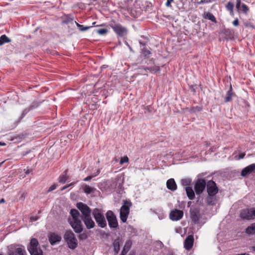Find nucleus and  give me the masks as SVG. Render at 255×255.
Masks as SVG:
<instances>
[{
  "mask_svg": "<svg viewBox=\"0 0 255 255\" xmlns=\"http://www.w3.org/2000/svg\"><path fill=\"white\" fill-rule=\"evenodd\" d=\"M241 0H236V8L239 10L240 9V6H241Z\"/></svg>",
  "mask_w": 255,
  "mask_h": 255,
  "instance_id": "obj_44",
  "label": "nucleus"
},
{
  "mask_svg": "<svg viewBox=\"0 0 255 255\" xmlns=\"http://www.w3.org/2000/svg\"><path fill=\"white\" fill-rule=\"evenodd\" d=\"M234 4L231 1L228 2L226 6V9L229 11L230 14L232 15L234 14Z\"/></svg>",
  "mask_w": 255,
  "mask_h": 255,
  "instance_id": "obj_35",
  "label": "nucleus"
},
{
  "mask_svg": "<svg viewBox=\"0 0 255 255\" xmlns=\"http://www.w3.org/2000/svg\"><path fill=\"white\" fill-rule=\"evenodd\" d=\"M203 17L205 19H208L214 23H217V20L214 15L209 12H205Z\"/></svg>",
  "mask_w": 255,
  "mask_h": 255,
  "instance_id": "obj_28",
  "label": "nucleus"
},
{
  "mask_svg": "<svg viewBox=\"0 0 255 255\" xmlns=\"http://www.w3.org/2000/svg\"><path fill=\"white\" fill-rule=\"evenodd\" d=\"M83 191L87 194L94 193L95 191V189L94 188H92L87 184H84L83 185Z\"/></svg>",
  "mask_w": 255,
  "mask_h": 255,
  "instance_id": "obj_29",
  "label": "nucleus"
},
{
  "mask_svg": "<svg viewBox=\"0 0 255 255\" xmlns=\"http://www.w3.org/2000/svg\"><path fill=\"white\" fill-rule=\"evenodd\" d=\"M92 215L98 227L101 228L107 227L106 219L101 209L98 208L94 209L92 211Z\"/></svg>",
  "mask_w": 255,
  "mask_h": 255,
  "instance_id": "obj_2",
  "label": "nucleus"
},
{
  "mask_svg": "<svg viewBox=\"0 0 255 255\" xmlns=\"http://www.w3.org/2000/svg\"><path fill=\"white\" fill-rule=\"evenodd\" d=\"M197 3H198V4H203L205 3V1H203V0H200V1H198V2H197Z\"/></svg>",
  "mask_w": 255,
  "mask_h": 255,
  "instance_id": "obj_58",
  "label": "nucleus"
},
{
  "mask_svg": "<svg viewBox=\"0 0 255 255\" xmlns=\"http://www.w3.org/2000/svg\"><path fill=\"white\" fill-rule=\"evenodd\" d=\"M245 155V153H242L239 155V159H242L244 157Z\"/></svg>",
  "mask_w": 255,
  "mask_h": 255,
  "instance_id": "obj_56",
  "label": "nucleus"
},
{
  "mask_svg": "<svg viewBox=\"0 0 255 255\" xmlns=\"http://www.w3.org/2000/svg\"><path fill=\"white\" fill-rule=\"evenodd\" d=\"M132 245V242L130 240L126 241L124 247L122 251L121 255H126L128 251L129 250Z\"/></svg>",
  "mask_w": 255,
  "mask_h": 255,
  "instance_id": "obj_25",
  "label": "nucleus"
},
{
  "mask_svg": "<svg viewBox=\"0 0 255 255\" xmlns=\"http://www.w3.org/2000/svg\"><path fill=\"white\" fill-rule=\"evenodd\" d=\"M10 42H11V39H9L6 35L3 34L0 37V46Z\"/></svg>",
  "mask_w": 255,
  "mask_h": 255,
  "instance_id": "obj_32",
  "label": "nucleus"
},
{
  "mask_svg": "<svg viewBox=\"0 0 255 255\" xmlns=\"http://www.w3.org/2000/svg\"><path fill=\"white\" fill-rule=\"evenodd\" d=\"M27 250L30 255H42L43 251L39 246L38 240L35 238L31 239L27 246Z\"/></svg>",
  "mask_w": 255,
  "mask_h": 255,
  "instance_id": "obj_4",
  "label": "nucleus"
},
{
  "mask_svg": "<svg viewBox=\"0 0 255 255\" xmlns=\"http://www.w3.org/2000/svg\"><path fill=\"white\" fill-rule=\"evenodd\" d=\"M191 181L192 180L190 178H185L181 179V183L182 185L187 187L190 186V185L191 184Z\"/></svg>",
  "mask_w": 255,
  "mask_h": 255,
  "instance_id": "obj_37",
  "label": "nucleus"
},
{
  "mask_svg": "<svg viewBox=\"0 0 255 255\" xmlns=\"http://www.w3.org/2000/svg\"><path fill=\"white\" fill-rule=\"evenodd\" d=\"M100 173V169H99L97 170L96 172L92 173L91 175L93 178V177L97 176Z\"/></svg>",
  "mask_w": 255,
  "mask_h": 255,
  "instance_id": "obj_50",
  "label": "nucleus"
},
{
  "mask_svg": "<svg viewBox=\"0 0 255 255\" xmlns=\"http://www.w3.org/2000/svg\"><path fill=\"white\" fill-rule=\"evenodd\" d=\"M241 216L243 219L247 220H251L253 218V217H255V208L242 213Z\"/></svg>",
  "mask_w": 255,
  "mask_h": 255,
  "instance_id": "obj_19",
  "label": "nucleus"
},
{
  "mask_svg": "<svg viewBox=\"0 0 255 255\" xmlns=\"http://www.w3.org/2000/svg\"><path fill=\"white\" fill-rule=\"evenodd\" d=\"M32 169H24V171H25V173L26 174H29L32 171Z\"/></svg>",
  "mask_w": 255,
  "mask_h": 255,
  "instance_id": "obj_55",
  "label": "nucleus"
},
{
  "mask_svg": "<svg viewBox=\"0 0 255 255\" xmlns=\"http://www.w3.org/2000/svg\"><path fill=\"white\" fill-rule=\"evenodd\" d=\"M233 33V32L230 29H226L225 31V34L228 35H232Z\"/></svg>",
  "mask_w": 255,
  "mask_h": 255,
  "instance_id": "obj_49",
  "label": "nucleus"
},
{
  "mask_svg": "<svg viewBox=\"0 0 255 255\" xmlns=\"http://www.w3.org/2000/svg\"><path fill=\"white\" fill-rule=\"evenodd\" d=\"M144 70L145 71H149L150 72L156 73L157 71H159L160 69L158 66L154 67H145Z\"/></svg>",
  "mask_w": 255,
  "mask_h": 255,
  "instance_id": "obj_34",
  "label": "nucleus"
},
{
  "mask_svg": "<svg viewBox=\"0 0 255 255\" xmlns=\"http://www.w3.org/2000/svg\"><path fill=\"white\" fill-rule=\"evenodd\" d=\"M235 96L236 94L233 92L232 85L230 84L229 89L227 91L226 96L225 98V102L226 103L231 102L232 100V98Z\"/></svg>",
  "mask_w": 255,
  "mask_h": 255,
  "instance_id": "obj_20",
  "label": "nucleus"
},
{
  "mask_svg": "<svg viewBox=\"0 0 255 255\" xmlns=\"http://www.w3.org/2000/svg\"><path fill=\"white\" fill-rule=\"evenodd\" d=\"M131 206V203L130 201L124 200L122 206L120 211L129 213L130 207Z\"/></svg>",
  "mask_w": 255,
  "mask_h": 255,
  "instance_id": "obj_22",
  "label": "nucleus"
},
{
  "mask_svg": "<svg viewBox=\"0 0 255 255\" xmlns=\"http://www.w3.org/2000/svg\"><path fill=\"white\" fill-rule=\"evenodd\" d=\"M207 183L205 179H197L194 185V190L197 195H200L205 190Z\"/></svg>",
  "mask_w": 255,
  "mask_h": 255,
  "instance_id": "obj_8",
  "label": "nucleus"
},
{
  "mask_svg": "<svg viewBox=\"0 0 255 255\" xmlns=\"http://www.w3.org/2000/svg\"><path fill=\"white\" fill-rule=\"evenodd\" d=\"M81 220L83 221L86 228L88 230L94 228L96 226L91 216L85 218H81Z\"/></svg>",
  "mask_w": 255,
  "mask_h": 255,
  "instance_id": "obj_15",
  "label": "nucleus"
},
{
  "mask_svg": "<svg viewBox=\"0 0 255 255\" xmlns=\"http://www.w3.org/2000/svg\"><path fill=\"white\" fill-rule=\"evenodd\" d=\"M128 157L127 156H125L121 158L120 163L121 164H123L125 163L128 162Z\"/></svg>",
  "mask_w": 255,
  "mask_h": 255,
  "instance_id": "obj_42",
  "label": "nucleus"
},
{
  "mask_svg": "<svg viewBox=\"0 0 255 255\" xmlns=\"http://www.w3.org/2000/svg\"><path fill=\"white\" fill-rule=\"evenodd\" d=\"M244 25L246 26V27H252V28H254V25L250 23V22H245L244 23Z\"/></svg>",
  "mask_w": 255,
  "mask_h": 255,
  "instance_id": "obj_48",
  "label": "nucleus"
},
{
  "mask_svg": "<svg viewBox=\"0 0 255 255\" xmlns=\"http://www.w3.org/2000/svg\"><path fill=\"white\" fill-rule=\"evenodd\" d=\"M64 239L70 249L74 250L77 247V239L71 230H70L65 232L64 235Z\"/></svg>",
  "mask_w": 255,
  "mask_h": 255,
  "instance_id": "obj_3",
  "label": "nucleus"
},
{
  "mask_svg": "<svg viewBox=\"0 0 255 255\" xmlns=\"http://www.w3.org/2000/svg\"><path fill=\"white\" fill-rule=\"evenodd\" d=\"M68 171V169L65 170L59 176L58 180L60 183H64L68 179V176H67Z\"/></svg>",
  "mask_w": 255,
  "mask_h": 255,
  "instance_id": "obj_27",
  "label": "nucleus"
},
{
  "mask_svg": "<svg viewBox=\"0 0 255 255\" xmlns=\"http://www.w3.org/2000/svg\"><path fill=\"white\" fill-rule=\"evenodd\" d=\"M57 186V185H56V184H53V185H51V186L49 188V189H48V191H48V192H51V191H52L53 190H55V189L56 188Z\"/></svg>",
  "mask_w": 255,
  "mask_h": 255,
  "instance_id": "obj_43",
  "label": "nucleus"
},
{
  "mask_svg": "<svg viewBox=\"0 0 255 255\" xmlns=\"http://www.w3.org/2000/svg\"><path fill=\"white\" fill-rule=\"evenodd\" d=\"M203 1H205V3H209L212 2H213L215 1V0H203Z\"/></svg>",
  "mask_w": 255,
  "mask_h": 255,
  "instance_id": "obj_57",
  "label": "nucleus"
},
{
  "mask_svg": "<svg viewBox=\"0 0 255 255\" xmlns=\"http://www.w3.org/2000/svg\"><path fill=\"white\" fill-rule=\"evenodd\" d=\"M190 214L192 221L194 224L198 223L201 217L200 210L197 208H191L190 210Z\"/></svg>",
  "mask_w": 255,
  "mask_h": 255,
  "instance_id": "obj_13",
  "label": "nucleus"
},
{
  "mask_svg": "<svg viewBox=\"0 0 255 255\" xmlns=\"http://www.w3.org/2000/svg\"><path fill=\"white\" fill-rule=\"evenodd\" d=\"M188 198L190 200H193L195 198V192L191 186H187L185 188Z\"/></svg>",
  "mask_w": 255,
  "mask_h": 255,
  "instance_id": "obj_24",
  "label": "nucleus"
},
{
  "mask_svg": "<svg viewBox=\"0 0 255 255\" xmlns=\"http://www.w3.org/2000/svg\"><path fill=\"white\" fill-rule=\"evenodd\" d=\"M95 32L100 35H105L108 33V30L106 28H101V29H96L95 30Z\"/></svg>",
  "mask_w": 255,
  "mask_h": 255,
  "instance_id": "obj_38",
  "label": "nucleus"
},
{
  "mask_svg": "<svg viewBox=\"0 0 255 255\" xmlns=\"http://www.w3.org/2000/svg\"><path fill=\"white\" fill-rule=\"evenodd\" d=\"M246 233L249 235L255 234V223L248 227L246 229Z\"/></svg>",
  "mask_w": 255,
  "mask_h": 255,
  "instance_id": "obj_31",
  "label": "nucleus"
},
{
  "mask_svg": "<svg viewBox=\"0 0 255 255\" xmlns=\"http://www.w3.org/2000/svg\"><path fill=\"white\" fill-rule=\"evenodd\" d=\"M145 110H146V111L148 112V113H152L153 110V109L150 106H147L145 108Z\"/></svg>",
  "mask_w": 255,
  "mask_h": 255,
  "instance_id": "obj_46",
  "label": "nucleus"
},
{
  "mask_svg": "<svg viewBox=\"0 0 255 255\" xmlns=\"http://www.w3.org/2000/svg\"><path fill=\"white\" fill-rule=\"evenodd\" d=\"M207 191L208 194L216 195L218 192V188L216 183L213 180H209L207 183Z\"/></svg>",
  "mask_w": 255,
  "mask_h": 255,
  "instance_id": "obj_12",
  "label": "nucleus"
},
{
  "mask_svg": "<svg viewBox=\"0 0 255 255\" xmlns=\"http://www.w3.org/2000/svg\"><path fill=\"white\" fill-rule=\"evenodd\" d=\"M24 137L25 136L23 134L18 135L15 137L11 139V140L15 139L16 140L13 142V143H15L16 142H21L22 141L21 139L24 138Z\"/></svg>",
  "mask_w": 255,
  "mask_h": 255,
  "instance_id": "obj_39",
  "label": "nucleus"
},
{
  "mask_svg": "<svg viewBox=\"0 0 255 255\" xmlns=\"http://www.w3.org/2000/svg\"><path fill=\"white\" fill-rule=\"evenodd\" d=\"M128 47H129V49L130 51L133 52V51L132 48L131 47H130L129 45H128Z\"/></svg>",
  "mask_w": 255,
  "mask_h": 255,
  "instance_id": "obj_62",
  "label": "nucleus"
},
{
  "mask_svg": "<svg viewBox=\"0 0 255 255\" xmlns=\"http://www.w3.org/2000/svg\"><path fill=\"white\" fill-rule=\"evenodd\" d=\"M255 165H254V163L252 164L245 168H244L241 172V175L243 177H246L248 175L251 173L253 171L255 170Z\"/></svg>",
  "mask_w": 255,
  "mask_h": 255,
  "instance_id": "obj_18",
  "label": "nucleus"
},
{
  "mask_svg": "<svg viewBox=\"0 0 255 255\" xmlns=\"http://www.w3.org/2000/svg\"><path fill=\"white\" fill-rule=\"evenodd\" d=\"M207 204L210 206L215 205L217 202L216 195L208 194L206 198Z\"/></svg>",
  "mask_w": 255,
  "mask_h": 255,
  "instance_id": "obj_23",
  "label": "nucleus"
},
{
  "mask_svg": "<svg viewBox=\"0 0 255 255\" xmlns=\"http://www.w3.org/2000/svg\"><path fill=\"white\" fill-rule=\"evenodd\" d=\"M96 22H93V23H92V24L93 25V27H94V26H99V25H96V26L94 25L96 24ZM102 25H100V26H102Z\"/></svg>",
  "mask_w": 255,
  "mask_h": 255,
  "instance_id": "obj_61",
  "label": "nucleus"
},
{
  "mask_svg": "<svg viewBox=\"0 0 255 255\" xmlns=\"http://www.w3.org/2000/svg\"><path fill=\"white\" fill-rule=\"evenodd\" d=\"M61 240V237L55 233H51L49 236V241L51 245H54L60 242Z\"/></svg>",
  "mask_w": 255,
  "mask_h": 255,
  "instance_id": "obj_17",
  "label": "nucleus"
},
{
  "mask_svg": "<svg viewBox=\"0 0 255 255\" xmlns=\"http://www.w3.org/2000/svg\"><path fill=\"white\" fill-rule=\"evenodd\" d=\"M29 153V151H27L23 155H25Z\"/></svg>",
  "mask_w": 255,
  "mask_h": 255,
  "instance_id": "obj_63",
  "label": "nucleus"
},
{
  "mask_svg": "<svg viewBox=\"0 0 255 255\" xmlns=\"http://www.w3.org/2000/svg\"><path fill=\"white\" fill-rule=\"evenodd\" d=\"M93 178V177L92 176V175H90V176H88L87 177H86V178H85L83 180L84 181H88L89 180H90L91 179H92Z\"/></svg>",
  "mask_w": 255,
  "mask_h": 255,
  "instance_id": "obj_53",
  "label": "nucleus"
},
{
  "mask_svg": "<svg viewBox=\"0 0 255 255\" xmlns=\"http://www.w3.org/2000/svg\"><path fill=\"white\" fill-rule=\"evenodd\" d=\"M8 255H27L26 252L23 247L18 245H11L8 247Z\"/></svg>",
  "mask_w": 255,
  "mask_h": 255,
  "instance_id": "obj_6",
  "label": "nucleus"
},
{
  "mask_svg": "<svg viewBox=\"0 0 255 255\" xmlns=\"http://www.w3.org/2000/svg\"><path fill=\"white\" fill-rule=\"evenodd\" d=\"M241 7L242 10L244 13H247L249 11V7L245 3L242 4Z\"/></svg>",
  "mask_w": 255,
  "mask_h": 255,
  "instance_id": "obj_40",
  "label": "nucleus"
},
{
  "mask_svg": "<svg viewBox=\"0 0 255 255\" xmlns=\"http://www.w3.org/2000/svg\"><path fill=\"white\" fill-rule=\"evenodd\" d=\"M150 50L151 49L150 48H148L147 47H140V55L138 58V60L140 61L139 63L140 64H154V59H150V57L152 55Z\"/></svg>",
  "mask_w": 255,
  "mask_h": 255,
  "instance_id": "obj_1",
  "label": "nucleus"
},
{
  "mask_svg": "<svg viewBox=\"0 0 255 255\" xmlns=\"http://www.w3.org/2000/svg\"><path fill=\"white\" fill-rule=\"evenodd\" d=\"M106 219L108 225L111 229H116L118 228V222L116 215L111 210H108L106 213Z\"/></svg>",
  "mask_w": 255,
  "mask_h": 255,
  "instance_id": "obj_7",
  "label": "nucleus"
},
{
  "mask_svg": "<svg viewBox=\"0 0 255 255\" xmlns=\"http://www.w3.org/2000/svg\"><path fill=\"white\" fill-rule=\"evenodd\" d=\"M129 214V213L128 212H120V217L122 222L126 223L127 222Z\"/></svg>",
  "mask_w": 255,
  "mask_h": 255,
  "instance_id": "obj_33",
  "label": "nucleus"
},
{
  "mask_svg": "<svg viewBox=\"0 0 255 255\" xmlns=\"http://www.w3.org/2000/svg\"><path fill=\"white\" fill-rule=\"evenodd\" d=\"M75 22L78 28L81 31H86V30L90 29L92 27H93V26H84L83 25L79 24V23H78L76 21H75Z\"/></svg>",
  "mask_w": 255,
  "mask_h": 255,
  "instance_id": "obj_36",
  "label": "nucleus"
},
{
  "mask_svg": "<svg viewBox=\"0 0 255 255\" xmlns=\"http://www.w3.org/2000/svg\"><path fill=\"white\" fill-rule=\"evenodd\" d=\"M40 105V103L38 102H33L31 105L28 107L24 109L21 113V116L19 120L16 122L15 126L13 128H15L17 124L21 121V120L25 116V115L31 110L37 108Z\"/></svg>",
  "mask_w": 255,
  "mask_h": 255,
  "instance_id": "obj_11",
  "label": "nucleus"
},
{
  "mask_svg": "<svg viewBox=\"0 0 255 255\" xmlns=\"http://www.w3.org/2000/svg\"><path fill=\"white\" fill-rule=\"evenodd\" d=\"M194 243V238L192 235L188 236L185 239L184 243V247L187 250H190L193 247Z\"/></svg>",
  "mask_w": 255,
  "mask_h": 255,
  "instance_id": "obj_16",
  "label": "nucleus"
},
{
  "mask_svg": "<svg viewBox=\"0 0 255 255\" xmlns=\"http://www.w3.org/2000/svg\"><path fill=\"white\" fill-rule=\"evenodd\" d=\"M167 188L172 191H174L177 189V185L173 178L168 179L166 182Z\"/></svg>",
  "mask_w": 255,
  "mask_h": 255,
  "instance_id": "obj_21",
  "label": "nucleus"
},
{
  "mask_svg": "<svg viewBox=\"0 0 255 255\" xmlns=\"http://www.w3.org/2000/svg\"><path fill=\"white\" fill-rule=\"evenodd\" d=\"M139 43L140 45V47H146V42H142L140 40H139Z\"/></svg>",
  "mask_w": 255,
  "mask_h": 255,
  "instance_id": "obj_54",
  "label": "nucleus"
},
{
  "mask_svg": "<svg viewBox=\"0 0 255 255\" xmlns=\"http://www.w3.org/2000/svg\"><path fill=\"white\" fill-rule=\"evenodd\" d=\"M73 220L72 221H75L76 220H79V217L80 216V214L79 212L75 209H72L70 210V212Z\"/></svg>",
  "mask_w": 255,
  "mask_h": 255,
  "instance_id": "obj_26",
  "label": "nucleus"
},
{
  "mask_svg": "<svg viewBox=\"0 0 255 255\" xmlns=\"http://www.w3.org/2000/svg\"><path fill=\"white\" fill-rule=\"evenodd\" d=\"M236 255H250L248 253H242L241 254H237Z\"/></svg>",
  "mask_w": 255,
  "mask_h": 255,
  "instance_id": "obj_59",
  "label": "nucleus"
},
{
  "mask_svg": "<svg viewBox=\"0 0 255 255\" xmlns=\"http://www.w3.org/2000/svg\"><path fill=\"white\" fill-rule=\"evenodd\" d=\"M39 218V217L38 216H31L30 217V221L31 222H34V221H37L38 219Z\"/></svg>",
  "mask_w": 255,
  "mask_h": 255,
  "instance_id": "obj_45",
  "label": "nucleus"
},
{
  "mask_svg": "<svg viewBox=\"0 0 255 255\" xmlns=\"http://www.w3.org/2000/svg\"><path fill=\"white\" fill-rule=\"evenodd\" d=\"M114 250L115 254H118L120 250V243L119 239H116L113 243Z\"/></svg>",
  "mask_w": 255,
  "mask_h": 255,
  "instance_id": "obj_30",
  "label": "nucleus"
},
{
  "mask_svg": "<svg viewBox=\"0 0 255 255\" xmlns=\"http://www.w3.org/2000/svg\"><path fill=\"white\" fill-rule=\"evenodd\" d=\"M81 220V219L76 220L75 221H71L70 219L68 220L69 224L76 233L80 234L82 233L84 230V227Z\"/></svg>",
  "mask_w": 255,
  "mask_h": 255,
  "instance_id": "obj_9",
  "label": "nucleus"
},
{
  "mask_svg": "<svg viewBox=\"0 0 255 255\" xmlns=\"http://www.w3.org/2000/svg\"><path fill=\"white\" fill-rule=\"evenodd\" d=\"M5 202V200L3 198H2L0 200V204L2 203H4Z\"/></svg>",
  "mask_w": 255,
  "mask_h": 255,
  "instance_id": "obj_60",
  "label": "nucleus"
},
{
  "mask_svg": "<svg viewBox=\"0 0 255 255\" xmlns=\"http://www.w3.org/2000/svg\"><path fill=\"white\" fill-rule=\"evenodd\" d=\"M109 25L116 34L118 37L124 38L127 35L128 33L127 28L122 26L121 24L113 22L110 23Z\"/></svg>",
  "mask_w": 255,
  "mask_h": 255,
  "instance_id": "obj_5",
  "label": "nucleus"
},
{
  "mask_svg": "<svg viewBox=\"0 0 255 255\" xmlns=\"http://www.w3.org/2000/svg\"><path fill=\"white\" fill-rule=\"evenodd\" d=\"M233 24L236 26L239 25V20L238 18H236L233 21Z\"/></svg>",
  "mask_w": 255,
  "mask_h": 255,
  "instance_id": "obj_52",
  "label": "nucleus"
},
{
  "mask_svg": "<svg viewBox=\"0 0 255 255\" xmlns=\"http://www.w3.org/2000/svg\"><path fill=\"white\" fill-rule=\"evenodd\" d=\"M253 250L254 251H255V247H253Z\"/></svg>",
  "mask_w": 255,
  "mask_h": 255,
  "instance_id": "obj_64",
  "label": "nucleus"
},
{
  "mask_svg": "<svg viewBox=\"0 0 255 255\" xmlns=\"http://www.w3.org/2000/svg\"><path fill=\"white\" fill-rule=\"evenodd\" d=\"M174 0H167L165 5L167 7H171V2H173Z\"/></svg>",
  "mask_w": 255,
  "mask_h": 255,
  "instance_id": "obj_47",
  "label": "nucleus"
},
{
  "mask_svg": "<svg viewBox=\"0 0 255 255\" xmlns=\"http://www.w3.org/2000/svg\"><path fill=\"white\" fill-rule=\"evenodd\" d=\"M183 211L180 210L174 209L172 210L169 214L170 219L172 221H178L183 216Z\"/></svg>",
  "mask_w": 255,
  "mask_h": 255,
  "instance_id": "obj_14",
  "label": "nucleus"
},
{
  "mask_svg": "<svg viewBox=\"0 0 255 255\" xmlns=\"http://www.w3.org/2000/svg\"><path fill=\"white\" fill-rule=\"evenodd\" d=\"M87 235L85 233H80L78 235V238L80 240H84L87 238Z\"/></svg>",
  "mask_w": 255,
  "mask_h": 255,
  "instance_id": "obj_41",
  "label": "nucleus"
},
{
  "mask_svg": "<svg viewBox=\"0 0 255 255\" xmlns=\"http://www.w3.org/2000/svg\"><path fill=\"white\" fill-rule=\"evenodd\" d=\"M75 183V182H73V183H70V184H69L68 185H66V186L63 187L61 189V190L62 191V190H64L67 189L68 187H70L71 186L73 185Z\"/></svg>",
  "mask_w": 255,
  "mask_h": 255,
  "instance_id": "obj_51",
  "label": "nucleus"
},
{
  "mask_svg": "<svg viewBox=\"0 0 255 255\" xmlns=\"http://www.w3.org/2000/svg\"><path fill=\"white\" fill-rule=\"evenodd\" d=\"M77 208L81 212L83 216L82 218H85L91 215L92 212L90 208L86 204L82 202H78L76 204Z\"/></svg>",
  "mask_w": 255,
  "mask_h": 255,
  "instance_id": "obj_10",
  "label": "nucleus"
}]
</instances>
